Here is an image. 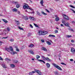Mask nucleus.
I'll list each match as a JSON object with an SVG mask.
<instances>
[{"label":"nucleus","instance_id":"55","mask_svg":"<svg viewBox=\"0 0 75 75\" xmlns=\"http://www.w3.org/2000/svg\"><path fill=\"white\" fill-rule=\"evenodd\" d=\"M16 50L17 51H19V49H17Z\"/></svg>","mask_w":75,"mask_h":75},{"label":"nucleus","instance_id":"17","mask_svg":"<svg viewBox=\"0 0 75 75\" xmlns=\"http://www.w3.org/2000/svg\"><path fill=\"white\" fill-rule=\"evenodd\" d=\"M46 66H47V68H50V64L48 63H46Z\"/></svg>","mask_w":75,"mask_h":75},{"label":"nucleus","instance_id":"30","mask_svg":"<svg viewBox=\"0 0 75 75\" xmlns=\"http://www.w3.org/2000/svg\"><path fill=\"white\" fill-rule=\"evenodd\" d=\"M18 28H19V29H20V30H23V28H21V27L20 26H18Z\"/></svg>","mask_w":75,"mask_h":75},{"label":"nucleus","instance_id":"25","mask_svg":"<svg viewBox=\"0 0 75 75\" xmlns=\"http://www.w3.org/2000/svg\"><path fill=\"white\" fill-rule=\"evenodd\" d=\"M36 59H39L40 58V56L39 55H36Z\"/></svg>","mask_w":75,"mask_h":75},{"label":"nucleus","instance_id":"23","mask_svg":"<svg viewBox=\"0 0 75 75\" xmlns=\"http://www.w3.org/2000/svg\"><path fill=\"white\" fill-rule=\"evenodd\" d=\"M62 22L63 24H64V25H65V24H66V22L64 21H62Z\"/></svg>","mask_w":75,"mask_h":75},{"label":"nucleus","instance_id":"9","mask_svg":"<svg viewBox=\"0 0 75 75\" xmlns=\"http://www.w3.org/2000/svg\"><path fill=\"white\" fill-rule=\"evenodd\" d=\"M45 61H46V60H47V61H51V59H50L48 57H45Z\"/></svg>","mask_w":75,"mask_h":75},{"label":"nucleus","instance_id":"22","mask_svg":"<svg viewBox=\"0 0 75 75\" xmlns=\"http://www.w3.org/2000/svg\"><path fill=\"white\" fill-rule=\"evenodd\" d=\"M12 3H14L15 4H18V2H14V1H13L12 2Z\"/></svg>","mask_w":75,"mask_h":75},{"label":"nucleus","instance_id":"7","mask_svg":"<svg viewBox=\"0 0 75 75\" xmlns=\"http://www.w3.org/2000/svg\"><path fill=\"white\" fill-rule=\"evenodd\" d=\"M71 52H73V53H75V50L74 47H72L71 49Z\"/></svg>","mask_w":75,"mask_h":75},{"label":"nucleus","instance_id":"57","mask_svg":"<svg viewBox=\"0 0 75 75\" xmlns=\"http://www.w3.org/2000/svg\"><path fill=\"white\" fill-rule=\"evenodd\" d=\"M60 25H61V26H62V27H63L64 26V25L62 24H61Z\"/></svg>","mask_w":75,"mask_h":75},{"label":"nucleus","instance_id":"58","mask_svg":"<svg viewBox=\"0 0 75 75\" xmlns=\"http://www.w3.org/2000/svg\"><path fill=\"white\" fill-rule=\"evenodd\" d=\"M18 14H20V11H18Z\"/></svg>","mask_w":75,"mask_h":75},{"label":"nucleus","instance_id":"54","mask_svg":"<svg viewBox=\"0 0 75 75\" xmlns=\"http://www.w3.org/2000/svg\"><path fill=\"white\" fill-rule=\"evenodd\" d=\"M70 30H71V31H74V30L72 29H70Z\"/></svg>","mask_w":75,"mask_h":75},{"label":"nucleus","instance_id":"42","mask_svg":"<svg viewBox=\"0 0 75 75\" xmlns=\"http://www.w3.org/2000/svg\"><path fill=\"white\" fill-rule=\"evenodd\" d=\"M29 75H33V74L32 73V72H30L29 73Z\"/></svg>","mask_w":75,"mask_h":75},{"label":"nucleus","instance_id":"44","mask_svg":"<svg viewBox=\"0 0 75 75\" xmlns=\"http://www.w3.org/2000/svg\"><path fill=\"white\" fill-rule=\"evenodd\" d=\"M61 64H62V65H66V64H65L64 63H61Z\"/></svg>","mask_w":75,"mask_h":75},{"label":"nucleus","instance_id":"6","mask_svg":"<svg viewBox=\"0 0 75 75\" xmlns=\"http://www.w3.org/2000/svg\"><path fill=\"white\" fill-rule=\"evenodd\" d=\"M38 33L39 35H42V31L39 30Z\"/></svg>","mask_w":75,"mask_h":75},{"label":"nucleus","instance_id":"34","mask_svg":"<svg viewBox=\"0 0 75 75\" xmlns=\"http://www.w3.org/2000/svg\"><path fill=\"white\" fill-rule=\"evenodd\" d=\"M45 10L47 12V13H50V11H49L47 10V9H45Z\"/></svg>","mask_w":75,"mask_h":75},{"label":"nucleus","instance_id":"51","mask_svg":"<svg viewBox=\"0 0 75 75\" xmlns=\"http://www.w3.org/2000/svg\"><path fill=\"white\" fill-rule=\"evenodd\" d=\"M70 60V61H74V59H71Z\"/></svg>","mask_w":75,"mask_h":75},{"label":"nucleus","instance_id":"40","mask_svg":"<svg viewBox=\"0 0 75 75\" xmlns=\"http://www.w3.org/2000/svg\"><path fill=\"white\" fill-rule=\"evenodd\" d=\"M2 44H3V42L0 41V46L2 45Z\"/></svg>","mask_w":75,"mask_h":75},{"label":"nucleus","instance_id":"38","mask_svg":"<svg viewBox=\"0 0 75 75\" xmlns=\"http://www.w3.org/2000/svg\"><path fill=\"white\" fill-rule=\"evenodd\" d=\"M36 70H35V71H32V74H34V73H35V72H36V71H35Z\"/></svg>","mask_w":75,"mask_h":75},{"label":"nucleus","instance_id":"37","mask_svg":"<svg viewBox=\"0 0 75 75\" xmlns=\"http://www.w3.org/2000/svg\"><path fill=\"white\" fill-rule=\"evenodd\" d=\"M72 37V36L71 35H68L67 36V38H70V37Z\"/></svg>","mask_w":75,"mask_h":75},{"label":"nucleus","instance_id":"24","mask_svg":"<svg viewBox=\"0 0 75 75\" xmlns=\"http://www.w3.org/2000/svg\"><path fill=\"white\" fill-rule=\"evenodd\" d=\"M46 43H47L48 45H51V42L49 41H47L46 42Z\"/></svg>","mask_w":75,"mask_h":75},{"label":"nucleus","instance_id":"31","mask_svg":"<svg viewBox=\"0 0 75 75\" xmlns=\"http://www.w3.org/2000/svg\"><path fill=\"white\" fill-rule=\"evenodd\" d=\"M16 7L17 8H18L20 7V5L19 4H17L16 6Z\"/></svg>","mask_w":75,"mask_h":75},{"label":"nucleus","instance_id":"28","mask_svg":"<svg viewBox=\"0 0 75 75\" xmlns=\"http://www.w3.org/2000/svg\"><path fill=\"white\" fill-rule=\"evenodd\" d=\"M34 25L36 27H38V25L37 24L34 23Z\"/></svg>","mask_w":75,"mask_h":75},{"label":"nucleus","instance_id":"12","mask_svg":"<svg viewBox=\"0 0 75 75\" xmlns=\"http://www.w3.org/2000/svg\"><path fill=\"white\" fill-rule=\"evenodd\" d=\"M42 50H43L44 51H47V50L46 48L44 47H42L41 48Z\"/></svg>","mask_w":75,"mask_h":75},{"label":"nucleus","instance_id":"43","mask_svg":"<svg viewBox=\"0 0 75 75\" xmlns=\"http://www.w3.org/2000/svg\"><path fill=\"white\" fill-rule=\"evenodd\" d=\"M71 42H75V41H74V40H71Z\"/></svg>","mask_w":75,"mask_h":75},{"label":"nucleus","instance_id":"13","mask_svg":"<svg viewBox=\"0 0 75 75\" xmlns=\"http://www.w3.org/2000/svg\"><path fill=\"white\" fill-rule=\"evenodd\" d=\"M43 3L44 1H43V0L40 1V3L41 4V6H44V5H43Z\"/></svg>","mask_w":75,"mask_h":75},{"label":"nucleus","instance_id":"32","mask_svg":"<svg viewBox=\"0 0 75 75\" xmlns=\"http://www.w3.org/2000/svg\"><path fill=\"white\" fill-rule=\"evenodd\" d=\"M10 41L11 42H13V41H14V39H11Z\"/></svg>","mask_w":75,"mask_h":75},{"label":"nucleus","instance_id":"39","mask_svg":"<svg viewBox=\"0 0 75 75\" xmlns=\"http://www.w3.org/2000/svg\"><path fill=\"white\" fill-rule=\"evenodd\" d=\"M7 29L8 31H10V28H9L7 27Z\"/></svg>","mask_w":75,"mask_h":75},{"label":"nucleus","instance_id":"8","mask_svg":"<svg viewBox=\"0 0 75 75\" xmlns=\"http://www.w3.org/2000/svg\"><path fill=\"white\" fill-rule=\"evenodd\" d=\"M42 33V35H43L47 34L48 33V32L47 31H43Z\"/></svg>","mask_w":75,"mask_h":75},{"label":"nucleus","instance_id":"59","mask_svg":"<svg viewBox=\"0 0 75 75\" xmlns=\"http://www.w3.org/2000/svg\"><path fill=\"white\" fill-rule=\"evenodd\" d=\"M49 37H52V35H50L49 36Z\"/></svg>","mask_w":75,"mask_h":75},{"label":"nucleus","instance_id":"62","mask_svg":"<svg viewBox=\"0 0 75 75\" xmlns=\"http://www.w3.org/2000/svg\"><path fill=\"white\" fill-rule=\"evenodd\" d=\"M29 0V1H30V2H31V3H32V1H31V0Z\"/></svg>","mask_w":75,"mask_h":75},{"label":"nucleus","instance_id":"20","mask_svg":"<svg viewBox=\"0 0 75 75\" xmlns=\"http://www.w3.org/2000/svg\"><path fill=\"white\" fill-rule=\"evenodd\" d=\"M10 66L11 68H14L15 67V65L13 64H11Z\"/></svg>","mask_w":75,"mask_h":75},{"label":"nucleus","instance_id":"19","mask_svg":"<svg viewBox=\"0 0 75 75\" xmlns=\"http://www.w3.org/2000/svg\"><path fill=\"white\" fill-rule=\"evenodd\" d=\"M29 47L30 48H33L34 47V45L33 44H31L29 46Z\"/></svg>","mask_w":75,"mask_h":75},{"label":"nucleus","instance_id":"27","mask_svg":"<svg viewBox=\"0 0 75 75\" xmlns=\"http://www.w3.org/2000/svg\"><path fill=\"white\" fill-rule=\"evenodd\" d=\"M42 57L43 60H45V57L44 56H42Z\"/></svg>","mask_w":75,"mask_h":75},{"label":"nucleus","instance_id":"61","mask_svg":"<svg viewBox=\"0 0 75 75\" xmlns=\"http://www.w3.org/2000/svg\"><path fill=\"white\" fill-rule=\"evenodd\" d=\"M49 41L51 42H52V41H51V40H49Z\"/></svg>","mask_w":75,"mask_h":75},{"label":"nucleus","instance_id":"48","mask_svg":"<svg viewBox=\"0 0 75 75\" xmlns=\"http://www.w3.org/2000/svg\"><path fill=\"white\" fill-rule=\"evenodd\" d=\"M41 41L42 42H44V40H41Z\"/></svg>","mask_w":75,"mask_h":75},{"label":"nucleus","instance_id":"3","mask_svg":"<svg viewBox=\"0 0 75 75\" xmlns=\"http://www.w3.org/2000/svg\"><path fill=\"white\" fill-rule=\"evenodd\" d=\"M63 16L64 18L66 19V20H69V17H68V16L64 14L63 15Z\"/></svg>","mask_w":75,"mask_h":75},{"label":"nucleus","instance_id":"64","mask_svg":"<svg viewBox=\"0 0 75 75\" xmlns=\"http://www.w3.org/2000/svg\"><path fill=\"white\" fill-rule=\"evenodd\" d=\"M54 16L55 17H57V15H55V16Z\"/></svg>","mask_w":75,"mask_h":75},{"label":"nucleus","instance_id":"29","mask_svg":"<svg viewBox=\"0 0 75 75\" xmlns=\"http://www.w3.org/2000/svg\"><path fill=\"white\" fill-rule=\"evenodd\" d=\"M55 20L56 21H59V18L58 17H57L56 18Z\"/></svg>","mask_w":75,"mask_h":75},{"label":"nucleus","instance_id":"16","mask_svg":"<svg viewBox=\"0 0 75 75\" xmlns=\"http://www.w3.org/2000/svg\"><path fill=\"white\" fill-rule=\"evenodd\" d=\"M13 11H14L15 12H17V9L16 8H14L12 10Z\"/></svg>","mask_w":75,"mask_h":75},{"label":"nucleus","instance_id":"47","mask_svg":"<svg viewBox=\"0 0 75 75\" xmlns=\"http://www.w3.org/2000/svg\"><path fill=\"white\" fill-rule=\"evenodd\" d=\"M14 62H15V63H17V62H18V61L15 60L14 61Z\"/></svg>","mask_w":75,"mask_h":75},{"label":"nucleus","instance_id":"5","mask_svg":"<svg viewBox=\"0 0 75 75\" xmlns=\"http://www.w3.org/2000/svg\"><path fill=\"white\" fill-rule=\"evenodd\" d=\"M28 52H30V54H33V55H34V52H33V51L31 50H28Z\"/></svg>","mask_w":75,"mask_h":75},{"label":"nucleus","instance_id":"26","mask_svg":"<svg viewBox=\"0 0 75 75\" xmlns=\"http://www.w3.org/2000/svg\"><path fill=\"white\" fill-rule=\"evenodd\" d=\"M42 14H44V15H45V16H46V15H47V13H45L44 12H42Z\"/></svg>","mask_w":75,"mask_h":75},{"label":"nucleus","instance_id":"14","mask_svg":"<svg viewBox=\"0 0 75 75\" xmlns=\"http://www.w3.org/2000/svg\"><path fill=\"white\" fill-rule=\"evenodd\" d=\"M38 61H39L40 62H43L44 64H45V62H44V61L42 60H40V59H38Z\"/></svg>","mask_w":75,"mask_h":75},{"label":"nucleus","instance_id":"2","mask_svg":"<svg viewBox=\"0 0 75 75\" xmlns=\"http://www.w3.org/2000/svg\"><path fill=\"white\" fill-rule=\"evenodd\" d=\"M52 65H53L55 68H56L58 69H59V70H60V71H62V69H61L59 66L55 64L52 63Z\"/></svg>","mask_w":75,"mask_h":75},{"label":"nucleus","instance_id":"52","mask_svg":"<svg viewBox=\"0 0 75 75\" xmlns=\"http://www.w3.org/2000/svg\"><path fill=\"white\" fill-rule=\"evenodd\" d=\"M8 38V37H4L2 38V39H3V38Z\"/></svg>","mask_w":75,"mask_h":75},{"label":"nucleus","instance_id":"56","mask_svg":"<svg viewBox=\"0 0 75 75\" xmlns=\"http://www.w3.org/2000/svg\"><path fill=\"white\" fill-rule=\"evenodd\" d=\"M30 35H31V34L30 33H28V36H30Z\"/></svg>","mask_w":75,"mask_h":75},{"label":"nucleus","instance_id":"21","mask_svg":"<svg viewBox=\"0 0 75 75\" xmlns=\"http://www.w3.org/2000/svg\"><path fill=\"white\" fill-rule=\"evenodd\" d=\"M10 49L11 51L12 52V51H13V47H10Z\"/></svg>","mask_w":75,"mask_h":75},{"label":"nucleus","instance_id":"45","mask_svg":"<svg viewBox=\"0 0 75 75\" xmlns=\"http://www.w3.org/2000/svg\"><path fill=\"white\" fill-rule=\"evenodd\" d=\"M70 7H72V8H75V7L74 6H73L70 5Z\"/></svg>","mask_w":75,"mask_h":75},{"label":"nucleus","instance_id":"15","mask_svg":"<svg viewBox=\"0 0 75 75\" xmlns=\"http://www.w3.org/2000/svg\"><path fill=\"white\" fill-rule=\"evenodd\" d=\"M37 14L38 15V16H41V14L40 13V12H39L38 11H37Z\"/></svg>","mask_w":75,"mask_h":75},{"label":"nucleus","instance_id":"1","mask_svg":"<svg viewBox=\"0 0 75 75\" xmlns=\"http://www.w3.org/2000/svg\"><path fill=\"white\" fill-rule=\"evenodd\" d=\"M23 8L24 9H25V8H26V9H30V10H33V9H32V8H30V7H29V6H28V4L26 3L24 4Z\"/></svg>","mask_w":75,"mask_h":75},{"label":"nucleus","instance_id":"60","mask_svg":"<svg viewBox=\"0 0 75 75\" xmlns=\"http://www.w3.org/2000/svg\"><path fill=\"white\" fill-rule=\"evenodd\" d=\"M15 21L16 22V23H18V21Z\"/></svg>","mask_w":75,"mask_h":75},{"label":"nucleus","instance_id":"35","mask_svg":"<svg viewBox=\"0 0 75 75\" xmlns=\"http://www.w3.org/2000/svg\"><path fill=\"white\" fill-rule=\"evenodd\" d=\"M5 50L7 51H8V52H9V51H8L9 50V48H6Z\"/></svg>","mask_w":75,"mask_h":75},{"label":"nucleus","instance_id":"36","mask_svg":"<svg viewBox=\"0 0 75 75\" xmlns=\"http://www.w3.org/2000/svg\"><path fill=\"white\" fill-rule=\"evenodd\" d=\"M54 32H55V33H58V30H55L54 31Z\"/></svg>","mask_w":75,"mask_h":75},{"label":"nucleus","instance_id":"11","mask_svg":"<svg viewBox=\"0 0 75 75\" xmlns=\"http://www.w3.org/2000/svg\"><path fill=\"white\" fill-rule=\"evenodd\" d=\"M64 25L65 26H66V27H69V23L68 22H67L66 23V24Z\"/></svg>","mask_w":75,"mask_h":75},{"label":"nucleus","instance_id":"49","mask_svg":"<svg viewBox=\"0 0 75 75\" xmlns=\"http://www.w3.org/2000/svg\"><path fill=\"white\" fill-rule=\"evenodd\" d=\"M6 60H7V61H10V59H9L8 58H6Z\"/></svg>","mask_w":75,"mask_h":75},{"label":"nucleus","instance_id":"63","mask_svg":"<svg viewBox=\"0 0 75 75\" xmlns=\"http://www.w3.org/2000/svg\"><path fill=\"white\" fill-rule=\"evenodd\" d=\"M32 61H34V59H32Z\"/></svg>","mask_w":75,"mask_h":75},{"label":"nucleus","instance_id":"46","mask_svg":"<svg viewBox=\"0 0 75 75\" xmlns=\"http://www.w3.org/2000/svg\"><path fill=\"white\" fill-rule=\"evenodd\" d=\"M30 27H31V28H33V26H32V25L30 24Z\"/></svg>","mask_w":75,"mask_h":75},{"label":"nucleus","instance_id":"41","mask_svg":"<svg viewBox=\"0 0 75 75\" xmlns=\"http://www.w3.org/2000/svg\"><path fill=\"white\" fill-rule=\"evenodd\" d=\"M0 60L1 61H3V58H1V57H0Z\"/></svg>","mask_w":75,"mask_h":75},{"label":"nucleus","instance_id":"18","mask_svg":"<svg viewBox=\"0 0 75 75\" xmlns=\"http://www.w3.org/2000/svg\"><path fill=\"white\" fill-rule=\"evenodd\" d=\"M2 66L4 68H7V66H6V65L4 64H2Z\"/></svg>","mask_w":75,"mask_h":75},{"label":"nucleus","instance_id":"50","mask_svg":"<svg viewBox=\"0 0 75 75\" xmlns=\"http://www.w3.org/2000/svg\"><path fill=\"white\" fill-rule=\"evenodd\" d=\"M25 19L26 20H28V17H26Z\"/></svg>","mask_w":75,"mask_h":75},{"label":"nucleus","instance_id":"10","mask_svg":"<svg viewBox=\"0 0 75 75\" xmlns=\"http://www.w3.org/2000/svg\"><path fill=\"white\" fill-rule=\"evenodd\" d=\"M11 54H12V55H14V54H17L18 53L17 52L13 51L12 52H11Z\"/></svg>","mask_w":75,"mask_h":75},{"label":"nucleus","instance_id":"4","mask_svg":"<svg viewBox=\"0 0 75 75\" xmlns=\"http://www.w3.org/2000/svg\"><path fill=\"white\" fill-rule=\"evenodd\" d=\"M29 18L31 21H35L36 20V19L33 17L30 16L29 17Z\"/></svg>","mask_w":75,"mask_h":75},{"label":"nucleus","instance_id":"33","mask_svg":"<svg viewBox=\"0 0 75 75\" xmlns=\"http://www.w3.org/2000/svg\"><path fill=\"white\" fill-rule=\"evenodd\" d=\"M2 20H3V21L5 23H7V20L4 19H2Z\"/></svg>","mask_w":75,"mask_h":75},{"label":"nucleus","instance_id":"53","mask_svg":"<svg viewBox=\"0 0 75 75\" xmlns=\"http://www.w3.org/2000/svg\"><path fill=\"white\" fill-rule=\"evenodd\" d=\"M52 37H55V36L54 35H52Z\"/></svg>","mask_w":75,"mask_h":75}]
</instances>
